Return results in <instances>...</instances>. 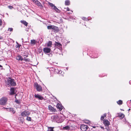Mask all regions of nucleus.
I'll list each match as a JSON object with an SVG mask.
<instances>
[{"mask_svg":"<svg viewBox=\"0 0 131 131\" xmlns=\"http://www.w3.org/2000/svg\"><path fill=\"white\" fill-rule=\"evenodd\" d=\"M5 83L6 86H14L16 85V84L14 79L8 78L5 80Z\"/></svg>","mask_w":131,"mask_h":131,"instance_id":"1","label":"nucleus"},{"mask_svg":"<svg viewBox=\"0 0 131 131\" xmlns=\"http://www.w3.org/2000/svg\"><path fill=\"white\" fill-rule=\"evenodd\" d=\"M51 119L52 121L56 122L58 123L62 122L63 120L61 117L57 115H53L52 116Z\"/></svg>","mask_w":131,"mask_h":131,"instance_id":"2","label":"nucleus"},{"mask_svg":"<svg viewBox=\"0 0 131 131\" xmlns=\"http://www.w3.org/2000/svg\"><path fill=\"white\" fill-rule=\"evenodd\" d=\"M47 28L48 29H52V30L55 32H57L59 30L58 28L54 25L48 26H47Z\"/></svg>","mask_w":131,"mask_h":131,"instance_id":"3","label":"nucleus"},{"mask_svg":"<svg viewBox=\"0 0 131 131\" xmlns=\"http://www.w3.org/2000/svg\"><path fill=\"white\" fill-rule=\"evenodd\" d=\"M7 100V97H2L0 100V105H4L6 104Z\"/></svg>","mask_w":131,"mask_h":131,"instance_id":"4","label":"nucleus"},{"mask_svg":"<svg viewBox=\"0 0 131 131\" xmlns=\"http://www.w3.org/2000/svg\"><path fill=\"white\" fill-rule=\"evenodd\" d=\"M34 87L36 88L37 91L40 92L42 91V87L39 85L36 82L34 83Z\"/></svg>","mask_w":131,"mask_h":131,"instance_id":"5","label":"nucleus"},{"mask_svg":"<svg viewBox=\"0 0 131 131\" xmlns=\"http://www.w3.org/2000/svg\"><path fill=\"white\" fill-rule=\"evenodd\" d=\"M103 123L106 127V129L108 131H109L110 129V128L108 127V126L110 125V122H109L107 120H104L103 121Z\"/></svg>","mask_w":131,"mask_h":131,"instance_id":"6","label":"nucleus"},{"mask_svg":"<svg viewBox=\"0 0 131 131\" xmlns=\"http://www.w3.org/2000/svg\"><path fill=\"white\" fill-rule=\"evenodd\" d=\"M55 47L57 48H58L60 51L62 50V45L60 43L55 42Z\"/></svg>","mask_w":131,"mask_h":131,"instance_id":"7","label":"nucleus"},{"mask_svg":"<svg viewBox=\"0 0 131 131\" xmlns=\"http://www.w3.org/2000/svg\"><path fill=\"white\" fill-rule=\"evenodd\" d=\"M30 114V113L26 111H25L21 113V115L22 116L24 117L29 115Z\"/></svg>","mask_w":131,"mask_h":131,"instance_id":"8","label":"nucleus"},{"mask_svg":"<svg viewBox=\"0 0 131 131\" xmlns=\"http://www.w3.org/2000/svg\"><path fill=\"white\" fill-rule=\"evenodd\" d=\"M88 127L86 125L83 124L81 125L80 128L82 131H86L88 129Z\"/></svg>","mask_w":131,"mask_h":131,"instance_id":"9","label":"nucleus"},{"mask_svg":"<svg viewBox=\"0 0 131 131\" xmlns=\"http://www.w3.org/2000/svg\"><path fill=\"white\" fill-rule=\"evenodd\" d=\"M43 51L46 54L49 53L51 52V49L48 47H45L43 48Z\"/></svg>","mask_w":131,"mask_h":131,"instance_id":"10","label":"nucleus"},{"mask_svg":"<svg viewBox=\"0 0 131 131\" xmlns=\"http://www.w3.org/2000/svg\"><path fill=\"white\" fill-rule=\"evenodd\" d=\"M34 96L36 98L38 99L39 100H42L43 99V97L38 94H35Z\"/></svg>","mask_w":131,"mask_h":131,"instance_id":"11","label":"nucleus"},{"mask_svg":"<svg viewBox=\"0 0 131 131\" xmlns=\"http://www.w3.org/2000/svg\"><path fill=\"white\" fill-rule=\"evenodd\" d=\"M54 72V73H60V72H61V70H60L58 69L57 67H56L55 68L53 69V68Z\"/></svg>","mask_w":131,"mask_h":131,"instance_id":"12","label":"nucleus"},{"mask_svg":"<svg viewBox=\"0 0 131 131\" xmlns=\"http://www.w3.org/2000/svg\"><path fill=\"white\" fill-rule=\"evenodd\" d=\"M15 88H11L10 90V93H9L10 95H13L15 94Z\"/></svg>","mask_w":131,"mask_h":131,"instance_id":"13","label":"nucleus"},{"mask_svg":"<svg viewBox=\"0 0 131 131\" xmlns=\"http://www.w3.org/2000/svg\"><path fill=\"white\" fill-rule=\"evenodd\" d=\"M57 107L58 108L60 111H61L63 108V107L59 103H58L57 105Z\"/></svg>","mask_w":131,"mask_h":131,"instance_id":"14","label":"nucleus"},{"mask_svg":"<svg viewBox=\"0 0 131 131\" xmlns=\"http://www.w3.org/2000/svg\"><path fill=\"white\" fill-rule=\"evenodd\" d=\"M34 3L40 8H42V7L41 4L38 0H36Z\"/></svg>","mask_w":131,"mask_h":131,"instance_id":"15","label":"nucleus"},{"mask_svg":"<svg viewBox=\"0 0 131 131\" xmlns=\"http://www.w3.org/2000/svg\"><path fill=\"white\" fill-rule=\"evenodd\" d=\"M48 109L50 111L52 112H55L56 111V109L53 108L51 105H49L48 106Z\"/></svg>","mask_w":131,"mask_h":131,"instance_id":"16","label":"nucleus"},{"mask_svg":"<svg viewBox=\"0 0 131 131\" xmlns=\"http://www.w3.org/2000/svg\"><path fill=\"white\" fill-rule=\"evenodd\" d=\"M16 59L18 60L22 61L24 60V58L20 55H19L16 57Z\"/></svg>","mask_w":131,"mask_h":131,"instance_id":"17","label":"nucleus"},{"mask_svg":"<svg viewBox=\"0 0 131 131\" xmlns=\"http://www.w3.org/2000/svg\"><path fill=\"white\" fill-rule=\"evenodd\" d=\"M37 41H36V40L34 39L31 40H30V44L32 45H35Z\"/></svg>","mask_w":131,"mask_h":131,"instance_id":"18","label":"nucleus"},{"mask_svg":"<svg viewBox=\"0 0 131 131\" xmlns=\"http://www.w3.org/2000/svg\"><path fill=\"white\" fill-rule=\"evenodd\" d=\"M124 116V115L122 113L119 114L118 117H119L120 119H121L123 118Z\"/></svg>","mask_w":131,"mask_h":131,"instance_id":"19","label":"nucleus"},{"mask_svg":"<svg viewBox=\"0 0 131 131\" xmlns=\"http://www.w3.org/2000/svg\"><path fill=\"white\" fill-rule=\"evenodd\" d=\"M53 9L58 13H60V10L57 8L56 6H54V7L53 8Z\"/></svg>","mask_w":131,"mask_h":131,"instance_id":"20","label":"nucleus"},{"mask_svg":"<svg viewBox=\"0 0 131 131\" xmlns=\"http://www.w3.org/2000/svg\"><path fill=\"white\" fill-rule=\"evenodd\" d=\"M20 22L22 24H24L26 26H27L28 25V23L25 20H21Z\"/></svg>","mask_w":131,"mask_h":131,"instance_id":"21","label":"nucleus"},{"mask_svg":"<svg viewBox=\"0 0 131 131\" xmlns=\"http://www.w3.org/2000/svg\"><path fill=\"white\" fill-rule=\"evenodd\" d=\"M70 4V1L69 0H66L65 2V4L66 5H69Z\"/></svg>","mask_w":131,"mask_h":131,"instance_id":"22","label":"nucleus"},{"mask_svg":"<svg viewBox=\"0 0 131 131\" xmlns=\"http://www.w3.org/2000/svg\"><path fill=\"white\" fill-rule=\"evenodd\" d=\"M52 45V42L51 41H49L47 44V46L48 47H51Z\"/></svg>","mask_w":131,"mask_h":131,"instance_id":"23","label":"nucleus"},{"mask_svg":"<svg viewBox=\"0 0 131 131\" xmlns=\"http://www.w3.org/2000/svg\"><path fill=\"white\" fill-rule=\"evenodd\" d=\"M16 95L17 94H16L15 96V102L17 103L18 104H20V102L19 100H18L17 99L16 97Z\"/></svg>","mask_w":131,"mask_h":131,"instance_id":"24","label":"nucleus"},{"mask_svg":"<svg viewBox=\"0 0 131 131\" xmlns=\"http://www.w3.org/2000/svg\"><path fill=\"white\" fill-rule=\"evenodd\" d=\"M63 129H64L66 130H69V129L70 127L69 126H67L64 127H63Z\"/></svg>","mask_w":131,"mask_h":131,"instance_id":"25","label":"nucleus"},{"mask_svg":"<svg viewBox=\"0 0 131 131\" xmlns=\"http://www.w3.org/2000/svg\"><path fill=\"white\" fill-rule=\"evenodd\" d=\"M39 39V40H38V42H37L40 44L42 42L43 39L42 38Z\"/></svg>","mask_w":131,"mask_h":131,"instance_id":"26","label":"nucleus"},{"mask_svg":"<svg viewBox=\"0 0 131 131\" xmlns=\"http://www.w3.org/2000/svg\"><path fill=\"white\" fill-rule=\"evenodd\" d=\"M117 103L118 104L121 105L122 104L123 102L121 100H119L117 102Z\"/></svg>","mask_w":131,"mask_h":131,"instance_id":"27","label":"nucleus"},{"mask_svg":"<svg viewBox=\"0 0 131 131\" xmlns=\"http://www.w3.org/2000/svg\"><path fill=\"white\" fill-rule=\"evenodd\" d=\"M26 119L28 121H31V118L28 116H27Z\"/></svg>","mask_w":131,"mask_h":131,"instance_id":"28","label":"nucleus"},{"mask_svg":"<svg viewBox=\"0 0 131 131\" xmlns=\"http://www.w3.org/2000/svg\"><path fill=\"white\" fill-rule=\"evenodd\" d=\"M47 131H53V128L51 127H49L48 128Z\"/></svg>","mask_w":131,"mask_h":131,"instance_id":"29","label":"nucleus"},{"mask_svg":"<svg viewBox=\"0 0 131 131\" xmlns=\"http://www.w3.org/2000/svg\"><path fill=\"white\" fill-rule=\"evenodd\" d=\"M11 112L13 114L15 113V111L14 110L13 108H11Z\"/></svg>","mask_w":131,"mask_h":131,"instance_id":"30","label":"nucleus"},{"mask_svg":"<svg viewBox=\"0 0 131 131\" xmlns=\"http://www.w3.org/2000/svg\"><path fill=\"white\" fill-rule=\"evenodd\" d=\"M82 19L84 20H88V19L87 18H85L84 17H82Z\"/></svg>","mask_w":131,"mask_h":131,"instance_id":"31","label":"nucleus"},{"mask_svg":"<svg viewBox=\"0 0 131 131\" xmlns=\"http://www.w3.org/2000/svg\"><path fill=\"white\" fill-rule=\"evenodd\" d=\"M49 5L50 6L52 7H54V6H55L53 4L50 3Z\"/></svg>","mask_w":131,"mask_h":131,"instance_id":"32","label":"nucleus"},{"mask_svg":"<svg viewBox=\"0 0 131 131\" xmlns=\"http://www.w3.org/2000/svg\"><path fill=\"white\" fill-rule=\"evenodd\" d=\"M13 30V28H9L8 30L9 31H12Z\"/></svg>","mask_w":131,"mask_h":131,"instance_id":"33","label":"nucleus"},{"mask_svg":"<svg viewBox=\"0 0 131 131\" xmlns=\"http://www.w3.org/2000/svg\"><path fill=\"white\" fill-rule=\"evenodd\" d=\"M104 116H101V120H103V121H104L103 120V119H104Z\"/></svg>","mask_w":131,"mask_h":131,"instance_id":"34","label":"nucleus"},{"mask_svg":"<svg viewBox=\"0 0 131 131\" xmlns=\"http://www.w3.org/2000/svg\"><path fill=\"white\" fill-rule=\"evenodd\" d=\"M11 108H7V110L9 111H11Z\"/></svg>","mask_w":131,"mask_h":131,"instance_id":"35","label":"nucleus"},{"mask_svg":"<svg viewBox=\"0 0 131 131\" xmlns=\"http://www.w3.org/2000/svg\"><path fill=\"white\" fill-rule=\"evenodd\" d=\"M2 21L1 19H0V26L2 25Z\"/></svg>","mask_w":131,"mask_h":131,"instance_id":"36","label":"nucleus"},{"mask_svg":"<svg viewBox=\"0 0 131 131\" xmlns=\"http://www.w3.org/2000/svg\"><path fill=\"white\" fill-rule=\"evenodd\" d=\"M48 55L49 56L51 57L52 56V54L51 53H49L48 54Z\"/></svg>","mask_w":131,"mask_h":131,"instance_id":"37","label":"nucleus"},{"mask_svg":"<svg viewBox=\"0 0 131 131\" xmlns=\"http://www.w3.org/2000/svg\"><path fill=\"white\" fill-rule=\"evenodd\" d=\"M9 8L10 9H12L13 8V7L11 6H9Z\"/></svg>","mask_w":131,"mask_h":131,"instance_id":"38","label":"nucleus"},{"mask_svg":"<svg viewBox=\"0 0 131 131\" xmlns=\"http://www.w3.org/2000/svg\"><path fill=\"white\" fill-rule=\"evenodd\" d=\"M24 60L25 61H28V59H25V58L24 59Z\"/></svg>","mask_w":131,"mask_h":131,"instance_id":"39","label":"nucleus"},{"mask_svg":"<svg viewBox=\"0 0 131 131\" xmlns=\"http://www.w3.org/2000/svg\"><path fill=\"white\" fill-rule=\"evenodd\" d=\"M24 56L25 58L28 57V55H24Z\"/></svg>","mask_w":131,"mask_h":131,"instance_id":"40","label":"nucleus"},{"mask_svg":"<svg viewBox=\"0 0 131 131\" xmlns=\"http://www.w3.org/2000/svg\"><path fill=\"white\" fill-rule=\"evenodd\" d=\"M18 47L19 48L21 46V45H20L18 44Z\"/></svg>","mask_w":131,"mask_h":131,"instance_id":"41","label":"nucleus"},{"mask_svg":"<svg viewBox=\"0 0 131 131\" xmlns=\"http://www.w3.org/2000/svg\"><path fill=\"white\" fill-rule=\"evenodd\" d=\"M0 67L2 68H1V70H3V69L2 66L0 65Z\"/></svg>","mask_w":131,"mask_h":131,"instance_id":"42","label":"nucleus"},{"mask_svg":"<svg viewBox=\"0 0 131 131\" xmlns=\"http://www.w3.org/2000/svg\"><path fill=\"white\" fill-rule=\"evenodd\" d=\"M67 9V10H66L67 11H69L70 10V9L68 7Z\"/></svg>","mask_w":131,"mask_h":131,"instance_id":"43","label":"nucleus"},{"mask_svg":"<svg viewBox=\"0 0 131 131\" xmlns=\"http://www.w3.org/2000/svg\"><path fill=\"white\" fill-rule=\"evenodd\" d=\"M106 114L105 113L104 114V116H104V117H105L106 116Z\"/></svg>","mask_w":131,"mask_h":131,"instance_id":"44","label":"nucleus"},{"mask_svg":"<svg viewBox=\"0 0 131 131\" xmlns=\"http://www.w3.org/2000/svg\"><path fill=\"white\" fill-rule=\"evenodd\" d=\"M34 3L35 2L36 0H31Z\"/></svg>","mask_w":131,"mask_h":131,"instance_id":"45","label":"nucleus"},{"mask_svg":"<svg viewBox=\"0 0 131 131\" xmlns=\"http://www.w3.org/2000/svg\"><path fill=\"white\" fill-rule=\"evenodd\" d=\"M101 127L102 129H104V128L102 126V127Z\"/></svg>","mask_w":131,"mask_h":131,"instance_id":"46","label":"nucleus"},{"mask_svg":"<svg viewBox=\"0 0 131 131\" xmlns=\"http://www.w3.org/2000/svg\"><path fill=\"white\" fill-rule=\"evenodd\" d=\"M130 110V108L128 110V111H129Z\"/></svg>","mask_w":131,"mask_h":131,"instance_id":"47","label":"nucleus"},{"mask_svg":"<svg viewBox=\"0 0 131 131\" xmlns=\"http://www.w3.org/2000/svg\"><path fill=\"white\" fill-rule=\"evenodd\" d=\"M93 127L94 128H95V126H93Z\"/></svg>","mask_w":131,"mask_h":131,"instance_id":"48","label":"nucleus"},{"mask_svg":"<svg viewBox=\"0 0 131 131\" xmlns=\"http://www.w3.org/2000/svg\"><path fill=\"white\" fill-rule=\"evenodd\" d=\"M43 54V53L42 52V55Z\"/></svg>","mask_w":131,"mask_h":131,"instance_id":"49","label":"nucleus"},{"mask_svg":"<svg viewBox=\"0 0 131 131\" xmlns=\"http://www.w3.org/2000/svg\"><path fill=\"white\" fill-rule=\"evenodd\" d=\"M69 13V14H70V13Z\"/></svg>","mask_w":131,"mask_h":131,"instance_id":"50","label":"nucleus"},{"mask_svg":"<svg viewBox=\"0 0 131 131\" xmlns=\"http://www.w3.org/2000/svg\"><path fill=\"white\" fill-rule=\"evenodd\" d=\"M130 101H131V100H130Z\"/></svg>","mask_w":131,"mask_h":131,"instance_id":"51","label":"nucleus"},{"mask_svg":"<svg viewBox=\"0 0 131 131\" xmlns=\"http://www.w3.org/2000/svg\"><path fill=\"white\" fill-rule=\"evenodd\" d=\"M1 39V38H0V39Z\"/></svg>","mask_w":131,"mask_h":131,"instance_id":"52","label":"nucleus"}]
</instances>
